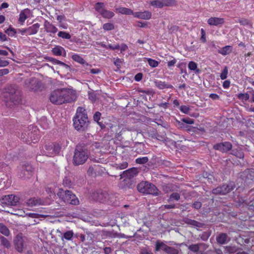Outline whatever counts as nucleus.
<instances>
[{"instance_id":"nucleus-1","label":"nucleus","mask_w":254,"mask_h":254,"mask_svg":"<svg viewBox=\"0 0 254 254\" xmlns=\"http://www.w3.org/2000/svg\"><path fill=\"white\" fill-rule=\"evenodd\" d=\"M76 95L74 92L66 88L58 89L53 91L50 95V101L56 105L70 103L75 100Z\"/></svg>"},{"instance_id":"nucleus-2","label":"nucleus","mask_w":254,"mask_h":254,"mask_svg":"<svg viewBox=\"0 0 254 254\" xmlns=\"http://www.w3.org/2000/svg\"><path fill=\"white\" fill-rule=\"evenodd\" d=\"M72 121L73 127L76 130H85L89 123L86 110L83 107H78Z\"/></svg>"},{"instance_id":"nucleus-3","label":"nucleus","mask_w":254,"mask_h":254,"mask_svg":"<svg viewBox=\"0 0 254 254\" xmlns=\"http://www.w3.org/2000/svg\"><path fill=\"white\" fill-rule=\"evenodd\" d=\"M21 138L27 143H35L40 139L39 130L37 127L30 126L22 133Z\"/></svg>"},{"instance_id":"nucleus-4","label":"nucleus","mask_w":254,"mask_h":254,"mask_svg":"<svg viewBox=\"0 0 254 254\" xmlns=\"http://www.w3.org/2000/svg\"><path fill=\"white\" fill-rule=\"evenodd\" d=\"M6 91L2 94V100L5 102L7 106L10 107L11 103L14 104L18 103L19 97L16 94L17 89L14 86L10 85Z\"/></svg>"},{"instance_id":"nucleus-5","label":"nucleus","mask_w":254,"mask_h":254,"mask_svg":"<svg viewBox=\"0 0 254 254\" xmlns=\"http://www.w3.org/2000/svg\"><path fill=\"white\" fill-rule=\"evenodd\" d=\"M59 197L64 202L76 205L79 204V201L76 196L70 190H64L60 189L57 193Z\"/></svg>"},{"instance_id":"nucleus-6","label":"nucleus","mask_w":254,"mask_h":254,"mask_svg":"<svg viewBox=\"0 0 254 254\" xmlns=\"http://www.w3.org/2000/svg\"><path fill=\"white\" fill-rule=\"evenodd\" d=\"M138 190L143 193L151 194L154 196L159 195L160 191L153 184L148 182H142L138 184Z\"/></svg>"},{"instance_id":"nucleus-7","label":"nucleus","mask_w":254,"mask_h":254,"mask_svg":"<svg viewBox=\"0 0 254 254\" xmlns=\"http://www.w3.org/2000/svg\"><path fill=\"white\" fill-rule=\"evenodd\" d=\"M88 158L87 150L80 146H77L73 157V163L74 165L84 164Z\"/></svg>"},{"instance_id":"nucleus-8","label":"nucleus","mask_w":254,"mask_h":254,"mask_svg":"<svg viewBox=\"0 0 254 254\" xmlns=\"http://www.w3.org/2000/svg\"><path fill=\"white\" fill-rule=\"evenodd\" d=\"M94 9L102 17L106 19H111L115 15V13L113 11L106 9L105 4L104 2H98L96 3L94 5Z\"/></svg>"},{"instance_id":"nucleus-9","label":"nucleus","mask_w":254,"mask_h":254,"mask_svg":"<svg viewBox=\"0 0 254 254\" xmlns=\"http://www.w3.org/2000/svg\"><path fill=\"white\" fill-rule=\"evenodd\" d=\"M234 188V185L232 183H230L228 185H223L222 186L218 187L213 189L212 193L215 194H226L232 190Z\"/></svg>"},{"instance_id":"nucleus-10","label":"nucleus","mask_w":254,"mask_h":254,"mask_svg":"<svg viewBox=\"0 0 254 254\" xmlns=\"http://www.w3.org/2000/svg\"><path fill=\"white\" fill-rule=\"evenodd\" d=\"M68 141L66 139H61L53 143V155H58L61 152L63 148H64L67 146Z\"/></svg>"},{"instance_id":"nucleus-11","label":"nucleus","mask_w":254,"mask_h":254,"mask_svg":"<svg viewBox=\"0 0 254 254\" xmlns=\"http://www.w3.org/2000/svg\"><path fill=\"white\" fill-rule=\"evenodd\" d=\"M158 130V127L157 128H154L151 127H149L147 128V134L149 137L156 139L159 141H164L165 140L166 137V132H161V133L159 135H157L156 133H157V131Z\"/></svg>"},{"instance_id":"nucleus-12","label":"nucleus","mask_w":254,"mask_h":254,"mask_svg":"<svg viewBox=\"0 0 254 254\" xmlns=\"http://www.w3.org/2000/svg\"><path fill=\"white\" fill-rule=\"evenodd\" d=\"M25 86L30 90H38L40 87L41 82L36 78L27 79L24 81Z\"/></svg>"},{"instance_id":"nucleus-13","label":"nucleus","mask_w":254,"mask_h":254,"mask_svg":"<svg viewBox=\"0 0 254 254\" xmlns=\"http://www.w3.org/2000/svg\"><path fill=\"white\" fill-rule=\"evenodd\" d=\"M215 150H218L222 153H226L232 148V144L231 142L225 141L214 144L213 147Z\"/></svg>"},{"instance_id":"nucleus-14","label":"nucleus","mask_w":254,"mask_h":254,"mask_svg":"<svg viewBox=\"0 0 254 254\" xmlns=\"http://www.w3.org/2000/svg\"><path fill=\"white\" fill-rule=\"evenodd\" d=\"M19 200V197L14 194L5 195L2 198V202L8 205H16Z\"/></svg>"},{"instance_id":"nucleus-15","label":"nucleus","mask_w":254,"mask_h":254,"mask_svg":"<svg viewBox=\"0 0 254 254\" xmlns=\"http://www.w3.org/2000/svg\"><path fill=\"white\" fill-rule=\"evenodd\" d=\"M121 127L117 124L112 125L110 127V129L109 131L110 136L116 139H118V137L121 135Z\"/></svg>"},{"instance_id":"nucleus-16","label":"nucleus","mask_w":254,"mask_h":254,"mask_svg":"<svg viewBox=\"0 0 254 254\" xmlns=\"http://www.w3.org/2000/svg\"><path fill=\"white\" fill-rule=\"evenodd\" d=\"M44 27L45 31L48 33H50L51 36L54 37V35L58 31V28L48 20L45 21Z\"/></svg>"},{"instance_id":"nucleus-17","label":"nucleus","mask_w":254,"mask_h":254,"mask_svg":"<svg viewBox=\"0 0 254 254\" xmlns=\"http://www.w3.org/2000/svg\"><path fill=\"white\" fill-rule=\"evenodd\" d=\"M133 16L139 19L149 20L151 18L152 13L151 12L147 10L143 12H135L133 13Z\"/></svg>"},{"instance_id":"nucleus-18","label":"nucleus","mask_w":254,"mask_h":254,"mask_svg":"<svg viewBox=\"0 0 254 254\" xmlns=\"http://www.w3.org/2000/svg\"><path fill=\"white\" fill-rule=\"evenodd\" d=\"M30 10L28 8H25L21 11L19 14L18 22L21 24H23L25 20L29 17Z\"/></svg>"},{"instance_id":"nucleus-19","label":"nucleus","mask_w":254,"mask_h":254,"mask_svg":"<svg viewBox=\"0 0 254 254\" xmlns=\"http://www.w3.org/2000/svg\"><path fill=\"white\" fill-rule=\"evenodd\" d=\"M224 18L216 17H212L207 20V23L211 26H218L222 25L224 23Z\"/></svg>"},{"instance_id":"nucleus-20","label":"nucleus","mask_w":254,"mask_h":254,"mask_svg":"<svg viewBox=\"0 0 254 254\" xmlns=\"http://www.w3.org/2000/svg\"><path fill=\"white\" fill-rule=\"evenodd\" d=\"M26 203L28 206L33 207L39 205H43L44 201L40 198L33 197L28 199Z\"/></svg>"},{"instance_id":"nucleus-21","label":"nucleus","mask_w":254,"mask_h":254,"mask_svg":"<svg viewBox=\"0 0 254 254\" xmlns=\"http://www.w3.org/2000/svg\"><path fill=\"white\" fill-rule=\"evenodd\" d=\"M102 171V168L99 165H94V166H90L88 169L87 174L88 175L95 177L97 175V173L100 171Z\"/></svg>"},{"instance_id":"nucleus-22","label":"nucleus","mask_w":254,"mask_h":254,"mask_svg":"<svg viewBox=\"0 0 254 254\" xmlns=\"http://www.w3.org/2000/svg\"><path fill=\"white\" fill-rule=\"evenodd\" d=\"M40 28V24L38 23H35L32 26L27 28V35L36 34Z\"/></svg>"},{"instance_id":"nucleus-23","label":"nucleus","mask_w":254,"mask_h":254,"mask_svg":"<svg viewBox=\"0 0 254 254\" xmlns=\"http://www.w3.org/2000/svg\"><path fill=\"white\" fill-rule=\"evenodd\" d=\"M154 84L156 87L159 89H164L166 88H172L173 86L169 84L166 83L165 81L160 80H156L154 81Z\"/></svg>"},{"instance_id":"nucleus-24","label":"nucleus","mask_w":254,"mask_h":254,"mask_svg":"<svg viewBox=\"0 0 254 254\" xmlns=\"http://www.w3.org/2000/svg\"><path fill=\"white\" fill-rule=\"evenodd\" d=\"M116 12L125 15H133V11L131 9L124 7H120L118 8H116L115 9Z\"/></svg>"},{"instance_id":"nucleus-25","label":"nucleus","mask_w":254,"mask_h":254,"mask_svg":"<svg viewBox=\"0 0 254 254\" xmlns=\"http://www.w3.org/2000/svg\"><path fill=\"white\" fill-rule=\"evenodd\" d=\"M242 176L246 177V180H251L254 181V169H249L245 170L243 173Z\"/></svg>"},{"instance_id":"nucleus-26","label":"nucleus","mask_w":254,"mask_h":254,"mask_svg":"<svg viewBox=\"0 0 254 254\" xmlns=\"http://www.w3.org/2000/svg\"><path fill=\"white\" fill-rule=\"evenodd\" d=\"M232 47L231 46H226L218 51L219 54L225 56L230 54L232 52Z\"/></svg>"},{"instance_id":"nucleus-27","label":"nucleus","mask_w":254,"mask_h":254,"mask_svg":"<svg viewBox=\"0 0 254 254\" xmlns=\"http://www.w3.org/2000/svg\"><path fill=\"white\" fill-rule=\"evenodd\" d=\"M228 236L225 233H221L216 237V241L218 244L223 245L227 242Z\"/></svg>"},{"instance_id":"nucleus-28","label":"nucleus","mask_w":254,"mask_h":254,"mask_svg":"<svg viewBox=\"0 0 254 254\" xmlns=\"http://www.w3.org/2000/svg\"><path fill=\"white\" fill-rule=\"evenodd\" d=\"M63 52H65L63 47L60 46H56L52 48V52L53 54L56 56H61L62 55Z\"/></svg>"},{"instance_id":"nucleus-29","label":"nucleus","mask_w":254,"mask_h":254,"mask_svg":"<svg viewBox=\"0 0 254 254\" xmlns=\"http://www.w3.org/2000/svg\"><path fill=\"white\" fill-rule=\"evenodd\" d=\"M71 59L73 61L81 64H84L86 63L85 61L82 57L76 54L72 55L71 56Z\"/></svg>"},{"instance_id":"nucleus-30","label":"nucleus","mask_w":254,"mask_h":254,"mask_svg":"<svg viewBox=\"0 0 254 254\" xmlns=\"http://www.w3.org/2000/svg\"><path fill=\"white\" fill-rule=\"evenodd\" d=\"M14 245L17 251L22 252L23 249V240L21 238L19 240H16L14 241Z\"/></svg>"},{"instance_id":"nucleus-31","label":"nucleus","mask_w":254,"mask_h":254,"mask_svg":"<svg viewBox=\"0 0 254 254\" xmlns=\"http://www.w3.org/2000/svg\"><path fill=\"white\" fill-rule=\"evenodd\" d=\"M188 67L190 70L195 71V72L198 73L200 71L199 69L197 68V64L196 63L193 61H190L188 64Z\"/></svg>"},{"instance_id":"nucleus-32","label":"nucleus","mask_w":254,"mask_h":254,"mask_svg":"<svg viewBox=\"0 0 254 254\" xmlns=\"http://www.w3.org/2000/svg\"><path fill=\"white\" fill-rule=\"evenodd\" d=\"M167 246V245H165L163 242L160 241H157L155 245V251L158 252L160 249H162L164 251L166 249V247Z\"/></svg>"},{"instance_id":"nucleus-33","label":"nucleus","mask_w":254,"mask_h":254,"mask_svg":"<svg viewBox=\"0 0 254 254\" xmlns=\"http://www.w3.org/2000/svg\"><path fill=\"white\" fill-rule=\"evenodd\" d=\"M164 252L167 254H178L179 250L175 248L167 246Z\"/></svg>"},{"instance_id":"nucleus-34","label":"nucleus","mask_w":254,"mask_h":254,"mask_svg":"<svg viewBox=\"0 0 254 254\" xmlns=\"http://www.w3.org/2000/svg\"><path fill=\"white\" fill-rule=\"evenodd\" d=\"M0 232L5 236L9 235V229L2 223H0Z\"/></svg>"},{"instance_id":"nucleus-35","label":"nucleus","mask_w":254,"mask_h":254,"mask_svg":"<svg viewBox=\"0 0 254 254\" xmlns=\"http://www.w3.org/2000/svg\"><path fill=\"white\" fill-rule=\"evenodd\" d=\"M150 5L157 8L163 7V0H154L150 1Z\"/></svg>"},{"instance_id":"nucleus-36","label":"nucleus","mask_w":254,"mask_h":254,"mask_svg":"<svg viewBox=\"0 0 254 254\" xmlns=\"http://www.w3.org/2000/svg\"><path fill=\"white\" fill-rule=\"evenodd\" d=\"M74 233L72 230L67 231L64 233L63 238L67 241L71 240Z\"/></svg>"},{"instance_id":"nucleus-37","label":"nucleus","mask_w":254,"mask_h":254,"mask_svg":"<svg viewBox=\"0 0 254 254\" xmlns=\"http://www.w3.org/2000/svg\"><path fill=\"white\" fill-rule=\"evenodd\" d=\"M174 185L172 184H166L163 186V190L165 193H169L174 190Z\"/></svg>"},{"instance_id":"nucleus-38","label":"nucleus","mask_w":254,"mask_h":254,"mask_svg":"<svg viewBox=\"0 0 254 254\" xmlns=\"http://www.w3.org/2000/svg\"><path fill=\"white\" fill-rule=\"evenodd\" d=\"M164 6H173L177 4L176 0H163Z\"/></svg>"},{"instance_id":"nucleus-39","label":"nucleus","mask_w":254,"mask_h":254,"mask_svg":"<svg viewBox=\"0 0 254 254\" xmlns=\"http://www.w3.org/2000/svg\"><path fill=\"white\" fill-rule=\"evenodd\" d=\"M58 36L64 39H70L71 38V35L69 33L65 31H60L58 33Z\"/></svg>"},{"instance_id":"nucleus-40","label":"nucleus","mask_w":254,"mask_h":254,"mask_svg":"<svg viewBox=\"0 0 254 254\" xmlns=\"http://www.w3.org/2000/svg\"><path fill=\"white\" fill-rule=\"evenodd\" d=\"M237 97L239 100L242 101H246L249 99L250 95L248 93H239L237 95Z\"/></svg>"},{"instance_id":"nucleus-41","label":"nucleus","mask_w":254,"mask_h":254,"mask_svg":"<svg viewBox=\"0 0 254 254\" xmlns=\"http://www.w3.org/2000/svg\"><path fill=\"white\" fill-rule=\"evenodd\" d=\"M5 32L9 36L13 37L15 36V34L17 33V31L14 28L10 26L8 29H7Z\"/></svg>"},{"instance_id":"nucleus-42","label":"nucleus","mask_w":254,"mask_h":254,"mask_svg":"<svg viewBox=\"0 0 254 254\" xmlns=\"http://www.w3.org/2000/svg\"><path fill=\"white\" fill-rule=\"evenodd\" d=\"M200 244H192L188 247V249L191 252L196 253L199 250Z\"/></svg>"},{"instance_id":"nucleus-43","label":"nucleus","mask_w":254,"mask_h":254,"mask_svg":"<svg viewBox=\"0 0 254 254\" xmlns=\"http://www.w3.org/2000/svg\"><path fill=\"white\" fill-rule=\"evenodd\" d=\"M177 67H178L180 70L181 73H185L186 74H187L186 71V63H179L177 65Z\"/></svg>"},{"instance_id":"nucleus-44","label":"nucleus","mask_w":254,"mask_h":254,"mask_svg":"<svg viewBox=\"0 0 254 254\" xmlns=\"http://www.w3.org/2000/svg\"><path fill=\"white\" fill-rule=\"evenodd\" d=\"M103 28L105 31H110L114 29V25L112 23H106L103 25Z\"/></svg>"},{"instance_id":"nucleus-45","label":"nucleus","mask_w":254,"mask_h":254,"mask_svg":"<svg viewBox=\"0 0 254 254\" xmlns=\"http://www.w3.org/2000/svg\"><path fill=\"white\" fill-rule=\"evenodd\" d=\"M0 240L1 245H3L4 247L8 248L10 247V244L7 239L4 237L1 236L0 237Z\"/></svg>"},{"instance_id":"nucleus-46","label":"nucleus","mask_w":254,"mask_h":254,"mask_svg":"<svg viewBox=\"0 0 254 254\" xmlns=\"http://www.w3.org/2000/svg\"><path fill=\"white\" fill-rule=\"evenodd\" d=\"M147 62L149 65L152 67H156L158 66L159 62L151 58L147 59Z\"/></svg>"},{"instance_id":"nucleus-47","label":"nucleus","mask_w":254,"mask_h":254,"mask_svg":"<svg viewBox=\"0 0 254 254\" xmlns=\"http://www.w3.org/2000/svg\"><path fill=\"white\" fill-rule=\"evenodd\" d=\"M148 161V158L147 157H139L135 160V162L138 164H143L147 163Z\"/></svg>"},{"instance_id":"nucleus-48","label":"nucleus","mask_w":254,"mask_h":254,"mask_svg":"<svg viewBox=\"0 0 254 254\" xmlns=\"http://www.w3.org/2000/svg\"><path fill=\"white\" fill-rule=\"evenodd\" d=\"M48 60L50 62H52L53 64H59V65H63V66L65 65V64H64L63 62H61V61H60L58 60H57L55 58H49Z\"/></svg>"},{"instance_id":"nucleus-49","label":"nucleus","mask_w":254,"mask_h":254,"mask_svg":"<svg viewBox=\"0 0 254 254\" xmlns=\"http://www.w3.org/2000/svg\"><path fill=\"white\" fill-rule=\"evenodd\" d=\"M228 71L227 66H225L224 69L222 70L220 77L221 79L224 80L227 78L228 75Z\"/></svg>"},{"instance_id":"nucleus-50","label":"nucleus","mask_w":254,"mask_h":254,"mask_svg":"<svg viewBox=\"0 0 254 254\" xmlns=\"http://www.w3.org/2000/svg\"><path fill=\"white\" fill-rule=\"evenodd\" d=\"M180 198V195L178 192H173L172 193L169 197V200H175L176 201H178Z\"/></svg>"},{"instance_id":"nucleus-51","label":"nucleus","mask_w":254,"mask_h":254,"mask_svg":"<svg viewBox=\"0 0 254 254\" xmlns=\"http://www.w3.org/2000/svg\"><path fill=\"white\" fill-rule=\"evenodd\" d=\"M179 109L181 112L186 114H188L190 111V107L185 105H182L180 107Z\"/></svg>"},{"instance_id":"nucleus-52","label":"nucleus","mask_w":254,"mask_h":254,"mask_svg":"<svg viewBox=\"0 0 254 254\" xmlns=\"http://www.w3.org/2000/svg\"><path fill=\"white\" fill-rule=\"evenodd\" d=\"M45 149L48 151L49 156H53V143L45 145Z\"/></svg>"},{"instance_id":"nucleus-53","label":"nucleus","mask_w":254,"mask_h":254,"mask_svg":"<svg viewBox=\"0 0 254 254\" xmlns=\"http://www.w3.org/2000/svg\"><path fill=\"white\" fill-rule=\"evenodd\" d=\"M63 184L64 187H68V188H71L72 187V184L70 180L67 178V177H65L63 180Z\"/></svg>"},{"instance_id":"nucleus-54","label":"nucleus","mask_w":254,"mask_h":254,"mask_svg":"<svg viewBox=\"0 0 254 254\" xmlns=\"http://www.w3.org/2000/svg\"><path fill=\"white\" fill-rule=\"evenodd\" d=\"M182 121L186 124L190 125L193 124L194 123V120L190 118H183L182 119Z\"/></svg>"},{"instance_id":"nucleus-55","label":"nucleus","mask_w":254,"mask_h":254,"mask_svg":"<svg viewBox=\"0 0 254 254\" xmlns=\"http://www.w3.org/2000/svg\"><path fill=\"white\" fill-rule=\"evenodd\" d=\"M117 165L118 166V168L121 170L126 169L128 166V163L126 161L123 162L122 163H119Z\"/></svg>"},{"instance_id":"nucleus-56","label":"nucleus","mask_w":254,"mask_h":254,"mask_svg":"<svg viewBox=\"0 0 254 254\" xmlns=\"http://www.w3.org/2000/svg\"><path fill=\"white\" fill-rule=\"evenodd\" d=\"M201 36L200 39L202 43H204L206 42V39L205 36V32L203 28L201 29Z\"/></svg>"},{"instance_id":"nucleus-57","label":"nucleus","mask_w":254,"mask_h":254,"mask_svg":"<svg viewBox=\"0 0 254 254\" xmlns=\"http://www.w3.org/2000/svg\"><path fill=\"white\" fill-rule=\"evenodd\" d=\"M234 154L240 159H243L244 157V153L242 150H237Z\"/></svg>"},{"instance_id":"nucleus-58","label":"nucleus","mask_w":254,"mask_h":254,"mask_svg":"<svg viewBox=\"0 0 254 254\" xmlns=\"http://www.w3.org/2000/svg\"><path fill=\"white\" fill-rule=\"evenodd\" d=\"M101 116V114L99 112H96L93 116V119L99 124V121L100 120Z\"/></svg>"},{"instance_id":"nucleus-59","label":"nucleus","mask_w":254,"mask_h":254,"mask_svg":"<svg viewBox=\"0 0 254 254\" xmlns=\"http://www.w3.org/2000/svg\"><path fill=\"white\" fill-rule=\"evenodd\" d=\"M201 203L200 202V201H194L193 204H192V207L196 209H198L199 208H200V207H201Z\"/></svg>"},{"instance_id":"nucleus-60","label":"nucleus","mask_w":254,"mask_h":254,"mask_svg":"<svg viewBox=\"0 0 254 254\" xmlns=\"http://www.w3.org/2000/svg\"><path fill=\"white\" fill-rule=\"evenodd\" d=\"M172 58H173V59L171 61H169L167 63V66L168 67H171V66H174V65L177 63V60L175 58H173V57H172Z\"/></svg>"},{"instance_id":"nucleus-61","label":"nucleus","mask_w":254,"mask_h":254,"mask_svg":"<svg viewBox=\"0 0 254 254\" xmlns=\"http://www.w3.org/2000/svg\"><path fill=\"white\" fill-rule=\"evenodd\" d=\"M9 72V70L7 68H3L0 69V76L7 75Z\"/></svg>"},{"instance_id":"nucleus-62","label":"nucleus","mask_w":254,"mask_h":254,"mask_svg":"<svg viewBox=\"0 0 254 254\" xmlns=\"http://www.w3.org/2000/svg\"><path fill=\"white\" fill-rule=\"evenodd\" d=\"M223 87L224 89H228L230 87V81L229 80H225L223 83Z\"/></svg>"},{"instance_id":"nucleus-63","label":"nucleus","mask_w":254,"mask_h":254,"mask_svg":"<svg viewBox=\"0 0 254 254\" xmlns=\"http://www.w3.org/2000/svg\"><path fill=\"white\" fill-rule=\"evenodd\" d=\"M142 73H138L136 74L134 76V79L136 81H140L142 78Z\"/></svg>"},{"instance_id":"nucleus-64","label":"nucleus","mask_w":254,"mask_h":254,"mask_svg":"<svg viewBox=\"0 0 254 254\" xmlns=\"http://www.w3.org/2000/svg\"><path fill=\"white\" fill-rule=\"evenodd\" d=\"M140 254H153L151 251L147 250L146 249L141 250Z\"/></svg>"}]
</instances>
